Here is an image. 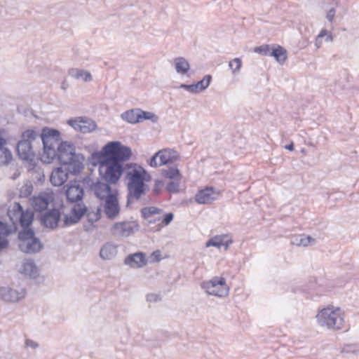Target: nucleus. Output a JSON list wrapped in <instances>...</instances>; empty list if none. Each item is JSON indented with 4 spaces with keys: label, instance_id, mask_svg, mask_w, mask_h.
Instances as JSON below:
<instances>
[{
    "label": "nucleus",
    "instance_id": "nucleus-1",
    "mask_svg": "<svg viewBox=\"0 0 359 359\" xmlns=\"http://www.w3.org/2000/svg\"><path fill=\"white\" fill-rule=\"evenodd\" d=\"M132 155L131 148L122 144L117 150L113 151L112 156L105 162L104 170L98 169L99 175L114 185L117 184L123 173L128 172L137 165L136 163L127 162Z\"/></svg>",
    "mask_w": 359,
    "mask_h": 359
},
{
    "label": "nucleus",
    "instance_id": "nucleus-2",
    "mask_svg": "<svg viewBox=\"0 0 359 359\" xmlns=\"http://www.w3.org/2000/svg\"><path fill=\"white\" fill-rule=\"evenodd\" d=\"M125 178L128 180L126 207L138 201L149 191L147 182H151L152 177L148 171L141 165L137 163L135 168L126 172Z\"/></svg>",
    "mask_w": 359,
    "mask_h": 359
},
{
    "label": "nucleus",
    "instance_id": "nucleus-3",
    "mask_svg": "<svg viewBox=\"0 0 359 359\" xmlns=\"http://www.w3.org/2000/svg\"><path fill=\"white\" fill-rule=\"evenodd\" d=\"M38 137L36 130L29 128L20 135V139L16 144L15 152L18 158L29 164L28 172H32L38 175L44 174L43 170L39 166L35 161L36 153L33 150L32 142Z\"/></svg>",
    "mask_w": 359,
    "mask_h": 359
},
{
    "label": "nucleus",
    "instance_id": "nucleus-4",
    "mask_svg": "<svg viewBox=\"0 0 359 359\" xmlns=\"http://www.w3.org/2000/svg\"><path fill=\"white\" fill-rule=\"evenodd\" d=\"M39 137L43 144V154L39 159L43 163L50 164L55 156L53 143L57 144L62 140L61 133L56 128L44 126L41 130Z\"/></svg>",
    "mask_w": 359,
    "mask_h": 359
},
{
    "label": "nucleus",
    "instance_id": "nucleus-5",
    "mask_svg": "<svg viewBox=\"0 0 359 359\" xmlns=\"http://www.w3.org/2000/svg\"><path fill=\"white\" fill-rule=\"evenodd\" d=\"M85 191H80L74 198L67 196V203L74 204L69 214L64 215L63 227L69 226L78 224L84 216L87 217L88 207L83 203Z\"/></svg>",
    "mask_w": 359,
    "mask_h": 359
},
{
    "label": "nucleus",
    "instance_id": "nucleus-6",
    "mask_svg": "<svg viewBox=\"0 0 359 359\" xmlns=\"http://www.w3.org/2000/svg\"><path fill=\"white\" fill-rule=\"evenodd\" d=\"M122 143L119 141H110L105 144L100 151L94 150L88 158V163L93 167L99 166V169H103L105 162L113 154V151L117 150Z\"/></svg>",
    "mask_w": 359,
    "mask_h": 359
},
{
    "label": "nucleus",
    "instance_id": "nucleus-7",
    "mask_svg": "<svg viewBox=\"0 0 359 359\" xmlns=\"http://www.w3.org/2000/svg\"><path fill=\"white\" fill-rule=\"evenodd\" d=\"M339 311H333L330 308L322 309L316 316L319 325L333 330H341L344 327V320L338 313Z\"/></svg>",
    "mask_w": 359,
    "mask_h": 359
},
{
    "label": "nucleus",
    "instance_id": "nucleus-8",
    "mask_svg": "<svg viewBox=\"0 0 359 359\" xmlns=\"http://www.w3.org/2000/svg\"><path fill=\"white\" fill-rule=\"evenodd\" d=\"M63 198L60 199V206H53V208L43 214H40L38 217L41 224L50 229H55L58 227L59 222L61 220L62 210L65 208Z\"/></svg>",
    "mask_w": 359,
    "mask_h": 359
},
{
    "label": "nucleus",
    "instance_id": "nucleus-9",
    "mask_svg": "<svg viewBox=\"0 0 359 359\" xmlns=\"http://www.w3.org/2000/svg\"><path fill=\"white\" fill-rule=\"evenodd\" d=\"M123 120L130 124H137L145 121H150L156 123L158 121V116L151 111H144L140 108H133L121 114Z\"/></svg>",
    "mask_w": 359,
    "mask_h": 359
},
{
    "label": "nucleus",
    "instance_id": "nucleus-10",
    "mask_svg": "<svg viewBox=\"0 0 359 359\" xmlns=\"http://www.w3.org/2000/svg\"><path fill=\"white\" fill-rule=\"evenodd\" d=\"M254 52L262 56L273 57L279 64L283 65L287 59V51L278 44H263L254 48Z\"/></svg>",
    "mask_w": 359,
    "mask_h": 359
},
{
    "label": "nucleus",
    "instance_id": "nucleus-11",
    "mask_svg": "<svg viewBox=\"0 0 359 359\" xmlns=\"http://www.w3.org/2000/svg\"><path fill=\"white\" fill-rule=\"evenodd\" d=\"M201 286L208 294L219 297H226L229 292L226 279L222 276H215L209 281H203Z\"/></svg>",
    "mask_w": 359,
    "mask_h": 359
},
{
    "label": "nucleus",
    "instance_id": "nucleus-12",
    "mask_svg": "<svg viewBox=\"0 0 359 359\" xmlns=\"http://www.w3.org/2000/svg\"><path fill=\"white\" fill-rule=\"evenodd\" d=\"M55 194L53 191H41L36 196L30 198V203L34 212L42 214L43 212L48 211V206L50 203L53 206L56 205Z\"/></svg>",
    "mask_w": 359,
    "mask_h": 359
},
{
    "label": "nucleus",
    "instance_id": "nucleus-13",
    "mask_svg": "<svg viewBox=\"0 0 359 359\" xmlns=\"http://www.w3.org/2000/svg\"><path fill=\"white\" fill-rule=\"evenodd\" d=\"M114 185L108 180H104L102 176H100L95 181L91 191H93L94 196L100 201H103L110 195H115V192L118 191L116 189H113Z\"/></svg>",
    "mask_w": 359,
    "mask_h": 359
},
{
    "label": "nucleus",
    "instance_id": "nucleus-14",
    "mask_svg": "<svg viewBox=\"0 0 359 359\" xmlns=\"http://www.w3.org/2000/svg\"><path fill=\"white\" fill-rule=\"evenodd\" d=\"M67 123L82 133L93 132L97 128L95 121L86 116H80L77 118H72L67 121Z\"/></svg>",
    "mask_w": 359,
    "mask_h": 359
},
{
    "label": "nucleus",
    "instance_id": "nucleus-15",
    "mask_svg": "<svg viewBox=\"0 0 359 359\" xmlns=\"http://www.w3.org/2000/svg\"><path fill=\"white\" fill-rule=\"evenodd\" d=\"M118 192L116 191L115 195H109L104 199V212L109 219H114L120 213L121 207L118 201Z\"/></svg>",
    "mask_w": 359,
    "mask_h": 359
},
{
    "label": "nucleus",
    "instance_id": "nucleus-16",
    "mask_svg": "<svg viewBox=\"0 0 359 359\" xmlns=\"http://www.w3.org/2000/svg\"><path fill=\"white\" fill-rule=\"evenodd\" d=\"M119 230L118 235L128 237L140 230V225L137 221H123L116 222L111 227V231L113 235L116 234V231Z\"/></svg>",
    "mask_w": 359,
    "mask_h": 359
},
{
    "label": "nucleus",
    "instance_id": "nucleus-17",
    "mask_svg": "<svg viewBox=\"0 0 359 359\" xmlns=\"http://www.w3.org/2000/svg\"><path fill=\"white\" fill-rule=\"evenodd\" d=\"M57 149L54 148V157H53V161L55 159L57 160L60 165L62 162H65L68 157L72 156V151L75 149V146L72 142L61 140L60 141Z\"/></svg>",
    "mask_w": 359,
    "mask_h": 359
},
{
    "label": "nucleus",
    "instance_id": "nucleus-18",
    "mask_svg": "<svg viewBox=\"0 0 359 359\" xmlns=\"http://www.w3.org/2000/svg\"><path fill=\"white\" fill-rule=\"evenodd\" d=\"M219 191H216L213 187H205L198 191L195 195V201L198 204H209L217 199Z\"/></svg>",
    "mask_w": 359,
    "mask_h": 359
},
{
    "label": "nucleus",
    "instance_id": "nucleus-19",
    "mask_svg": "<svg viewBox=\"0 0 359 359\" xmlns=\"http://www.w3.org/2000/svg\"><path fill=\"white\" fill-rule=\"evenodd\" d=\"M212 79V77L210 74H206L201 80L191 84L182 83L180 84V88L191 93H198L208 88Z\"/></svg>",
    "mask_w": 359,
    "mask_h": 359
},
{
    "label": "nucleus",
    "instance_id": "nucleus-20",
    "mask_svg": "<svg viewBox=\"0 0 359 359\" xmlns=\"http://www.w3.org/2000/svg\"><path fill=\"white\" fill-rule=\"evenodd\" d=\"M72 152V156L68 157L65 162H62L60 165H67L68 167L66 168L67 172H69L72 175L77 176L84 169V165L77 158L75 149H73Z\"/></svg>",
    "mask_w": 359,
    "mask_h": 359
},
{
    "label": "nucleus",
    "instance_id": "nucleus-21",
    "mask_svg": "<svg viewBox=\"0 0 359 359\" xmlns=\"http://www.w3.org/2000/svg\"><path fill=\"white\" fill-rule=\"evenodd\" d=\"M124 264L131 268H141L147 264L146 254L143 252L138 251L135 253L128 255L124 259Z\"/></svg>",
    "mask_w": 359,
    "mask_h": 359
},
{
    "label": "nucleus",
    "instance_id": "nucleus-22",
    "mask_svg": "<svg viewBox=\"0 0 359 359\" xmlns=\"http://www.w3.org/2000/svg\"><path fill=\"white\" fill-rule=\"evenodd\" d=\"M43 248V244L39 237H35L25 243H20L18 249L25 254H36Z\"/></svg>",
    "mask_w": 359,
    "mask_h": 359
},
{
    "label": "nucleus",
    "instance_id": "nucleus-23",
    "mask_svg": "<svg viewBox=\"0 0 359 359\" xmlns=\"http://www.w3.org/2000/svg\"><path fill=\"white\" fill-rule=\"evenodd\" d=\"M22 210L23 207L18 202L14 203L12 209H8L7 215L12 224L11 225H9V227L11 231L13 230V231H12V234L17 232L18 230V217H20Z\"/></svg>",
    "mask_w": 359,
    "mask_h": 359
},
{
    "label": "nucleus",
    "instance_id": "nucleus-24",
    "mask_svg": "<svg viewBox=\"0 0 359 359\" xmlns=\"http://www.w3.org/2000/svg\"><path fill=\"white\" fill-rule=\"evenodd\" d=\"M77 179L70 180L67 184L64 185L60 190V193L65 195L67 202V196L69 194L70 198H74L80 191H84L83 187L79 184Z\"/></svg>",
    "mask_w": 359,
    "mask_h": 359
},
{
    "label": "nucleus",
    "instance_id": "nucleus-25",
    "mask_svg": "<svg viewBox=\"0 0 359 359\" xmlns=\"http://www.w3.org/2000/svg\"><path fill=\"white\" fill-rule=\"evenodd\" d=\"M25 297V290L20 293L10 287H0V299L5 302H15Z\"/></svg>",
    "mask_w": 359,
    "mask_h": 359
},
{
    "label": "nucleus",
    "instance_id": "nucleus-26",
    "mask_svg": "<svg viewBox=\"0 0 359 359\" xmlns=\"http://www.w3.org/2000/svg\"><path fill=\"white\" fill-rule=\"evenodd\" d=\"M62 166L55 168L50 175V182L54 187H60L67 180L69 172L67 170L65 172Z\"/></svg>",
    "mask_w": 359,
    "mask_h": 359
},
{
    "label": "nucleus",
    "instance_id": "nucleus-27",
    "mask_svg": "<svg viewBox=\"0 0 359 359\" xmlns=\"http://www.w3.org/2000/svg\"><path fill=\"white\" fill-rule=\"evenodd\" d=\"M180 158L179 153L172 149H163V154L161 155L159 165L172 164Z\"/></svg>",
    "mask_w": 359,
    "mask_h": 359
},
{
    "label": "nucleus",
    "instance_id": "nucleus-28",
    "mask_svg": "<svg viewBox=\"0 0 359 359\" xmlns=\"http://www.w3.org/2000/svg\"><path fill=\"white\" fill-rule=\"evenodd\" d=\"M22 273L36 280L39 277V269L33 259H26L22 264Z\"/></svg>",
    "mask_w": 359,
    "mask_h": 359
},
{
    "label": "nucleus",
    "instance_id": "nucleus-29",
    "mask_svg": "<svg viewBox=\"0 0 359 359\" xmlns=\"http://www.w3.org/2000/svg\"><path fill=\"white\" fill-rule=\"evenodd\" d=\"M34 220V211L30 208L23 209L20 217H18V225L21 227L32 226Z\"/></svg>",
    "mask_w": 359,
    "mask_h": 359
},
{
    "label": "nucleus",
    "instance_id": "nucleus-30",
    "mask_svg": "<svg viewBox=\"0 0 359 359\" xmlns=\"http://www.w3.org/2000/svg\"><path fill=\"white\" fill-rule=\"evenodd\" d=\"M161 175L170 180L181 181L182 175L177 166H170L168 169L161 170Z\"/></svg>",
    "mask_w": 359,
    "mask_h": 359
},
{
    "label": "nucleus",
    "instance_id": "nucleus-31",
    "mask_svg": "<svg viewBox=\"0 0 359 359\" xmlns=\"http://www.w3.org/2000/svg\"><path fill=\"white\" fill-rule=\"evenodd\" d=\"M116 253V246L110 243H107L101 248L100 256L102 259H111Z\"/></svg>",
    "mask_w": 359,
    "mask_h": 359
},
{
    "label": "nucleus",
    "instance_id": "nucleus-32",
    "mask_svg": "<svg viewBox=\"0 0 359 359\" xmlns=\"http://www.w3.org/2000/svg\"><path fill=\"white\" fill-rule=\"evenodd\" d=\"M175 68L177 73L184 75L190 69L189 62L183 57H178L174 59Z\"/></svg>",
    "mask_w": 359,
    "mask_h": 359
},
{
    "label": "nucleus",
    "instance_id": "nucleus-33",
    "mask_svg": "<svg viewBox=\"0 0 359 359\" xmlns=\"http://www.w3.org/2000/svg\"><path fill=\"white\" fill-rule=\"evenodd\" d=\"M36 236L35 230L32 226L21 227L18 231V238L20 243H25Z\"/></svg>",
    "mask_w": 359,
    "mask_h": 359
},
{
    "label": "nucleus",
    "instance_id": "nucleus-34",
    "mask_svg": "<svg viewBox=\"0 0 359 359\" xmlns=\"http://www.w3.org/2000/svg\"><path fill=\"white\" fill-rule=\"evenodd\" d=\"M69 75L76 78V79H82L85 82L91 81L93 80L91 74L83 69L72 68L69 70Z\"/></svg>",
    "mask_w": 359,
    "mask_h": 359
},
{
    "label": "nucleus",
    "instance_id": "nucleus-35",
    "mask_svg": "<svg viewBox=\"0 0 359 359\" xmlns=\"http://www.w3.org/2000/svg\"><path fill=\"white\" fill-rule=\"evenodd\" d=\"M161 224H158L154 227L151 228V231L153 232L160 231L163 226L169 225L174 219V214L172 212H166L163 217H159Z\"/></svg>",
    "mask_w": 359,
    "mask_h": 359
},
{
    "label": "nucleus",
    "instance_id": "nucleus-36",
    "mask_svg": "<svg viewBox=\"0 0 359 359\" xmlns=\"http://www.w3.org/2000/svg\"><path fill=\"white\" fill-rule=\"evenodd\" d=\"M163 212V209L155 206L144 207L140 210L141 216L144 219H148L151 216L161 214Z\"/></svg>",
    "mask_w": 359,
    "mask_h": 359
},
{
    "label": "nucleus",
    "instance_id": "nucleus-37",
    "mask_svg": "<svg viewBox=\"0 0 359 359\" xmlns=\"http://www.w3.org/2000/svg\"><path fill=\"white\" fill-rule=\"evenodd\" d=\"M6 133L4 128H0V151L5 153L6 159L11 158V150L6 147L8 144L7 139L4 136Z\"/></svg>",
    "mask_w": 359,
    "mask_h": 359
},
{
    "label": "nucleus",
    "instance_id": "nucleus-38",
    "mask_svg": "<svg viewBox=\"0 0 359 359\" xmlns=\"http://www.w3.org/2000/svg\"><path fill=\"white\" fill-rule=\"evenodd\" d=\"M326 36L325 41H330L332 40V34L325 29H323L318 35L316 38L315 45L317 48H319L321 46L323 39Z\"/></svg>",
    "mask_w": 359,
    "mask_h": 359
},
{
    "label": "nucleus",
    "instance_id": "nucleus-39",
    "mask_svg": "<svg viewBox=\"0 0 359 359\" xmlns=\"http://www.w3.org/2000/svg\"><path fill=\"white\" fill-rule=\"evenodd\" d=\"M102 218V208L100 206H98L96 209V211L90 212L88 210L87 214V220L90 224V225L93 226V224L97 221H99Z\"/></svg>",
    "mask_w": 359,
    "mask_h": 359
},
{
    "label": "nucleus",
    "instance_id": "nucleus-40",
    "mask_svg": "<svg viewBox=\"0 0 359 359\" xmlns=\"http://www.w3.org/2000/svg\"><path fill=\"white\" fill-rule=\"evenodd\" d=\"M33 191V185L32 182L27 180L26 183L20 189V197L27 198L30 196Z\"/></svg>",
    "mask_w": 359,
    "mask_h": 359
},
{
    "label": "nucleus",
    "instance_id": "nucleus-41",
    "mask_svg": "<svg viewBox=\"0 0 359 359\" xmlns=\"http://www.w3.org/2000/svg\"><path fill=\"white\" fill-rule=\"evenodd\" d=\"M223 235L222 236H215L210 239L205 243V246L207 248L212 246L217 248H220L223 245Z\"/></svg>",
    "mask_w": 359,
    "mask_h": 359
},
{
    "label": "nucleus",
    "instance_id": "nucleus-42",
    "mask_svg": "<svg viewBox=\"0 0 359 359\" xmlns=\"http://www.w3.org/2000/svg\"><path fill=\"white\" fill-rule=\"evenodd\" d=\"M180 181L171 180L165 186V191L170 194H177L180 191Z\"/></svg>",
    "mask_w": 359,
    "mask_h": 359
},
{
    "label": "nucleus",
    "instance_id": "nucleus-43",
    "mask_svg": "<svg viewBox=\"0 0 359 359\" xmlns=\"http://www.w3.org/2000/svg\"><path fill=\"white\" fill-rule=\"evenodd\" d=\"M164 186V182L161 180L156 179L154 181V185L152 189V195L154 196H158L162 193V188Z\"/></svg>",
    "mask_w": 359,
    "mask_h": 359
},
{
    "label": "nucleus",
    "instance_id": "nucleus-44",
    "mask_svg": "<svg viewBox=\"0 0 359 359\" xmlns=\"http://www.w3.org/2000/svg\"><path fill=\"white\" fill-rule=\"evenodd\" d=\"M316 243V239L311 236L301 235V239L299 240V246L306 247L308 245H312Z\"/></svg>",
    "mask_w": 359,
    "mask_h": 359
},
{
    "label": "nucleus",
    "instance_id": "nucleus-45",
    "mask_svg": "<svg viewBox=\"0 0 359 359\" xmlns=\"http://www.w3.org/2000/svg\"><path fill=\"white\" fill-rule=\"evenodd\" d=\"M229 66L232 69L233 74H236L242 67V60L239 57H236L229 62Z\"/></svg>",
    "mask_w": 359,
    "mask_h": 359
},
{
    "label": "nucleus",
    "instance_id": "nucleus-46",
    "mask_svg": "<svg viewBox=\"0 0 359 359\" xmlns=\"http://www.w3.org/2000/svg\"><path fill=\"white\" fill-rule=\"evenodd\" d=\"M9 224L4 221L0 219V236H9L12 234Z\"/></svg>",
    "mask_w": 359,
    "mask_h": 359
},
{
    "label": "nucleus",
    "instance_id": "nucleus-47",
    "mask_svg": "<svg viewBox=\"0 0 359 359\" xmlns=\"http://www.w3.org/2000/svg\"><path fill=\"white\" fill-rule=\"evenodd\" d=\"M81 182L83 184L86 189L90 191L93 187V185L95 184V181H93V180L91 178L90 175H88L84 177L81 180Z\"/></svg>",
    "mask_w": 359,
    "mask_h": 359
},
{
    "label": "nucleus",
    "instance_id": "nucleus-48",
    "mask_svg": "<svg viewBox=\"0 0 359 359\" xmlns=\"http://www.w3.org/2000/svg\"><path fill=\"white\" fill-rule=\"evenodd\" d=\"M13 154L11 151V158H8V159H6V156L5 153L3 151H0V166H6L8 165L13 160Z\"/></svg>",
    "mask_w": 359,
    "mask_h": 359
},
{
    "label": "nucleus",
    "instance_id": "nucleus-49",
    "mask_svg": "<svg viewBox=\"0 0 359 359\" xmlns=\"http://www.w3.org/2000/svg\"><path fill=\"white\" fill-rule=\"evenodd\" d=\"M341 353H354L355 355L359 354V350L356 348V345L355 344H347L345 347L341 350Z\"/></svg>",
    "mask_w": 359,
    "mask_h": 359
},
{
    "label": "nucleus",
    "instance_id": "nucleus-50",
    "mask_svg": "<svg viewBox=\"0 0 359 359\" xmlns=\"http://www.w3.org/2000/svg\"><path fill=\"white\" fill-rule=\"evenodd\" d=\"M8 236H0V252L9 246V241Z\"/></svg>",
    "mask_w": 359,
    "mask_h": 359
},
{
    "label": "nucleus",
    "instance_id": "nucleus-51",
    "mask_svg": "<svg viewBox=\"0 0 359 359\" xmlns=\"http://www.w3.org/2000/svg\"><path fill=\"white\" fill-rule=\"evenodd\" d=\"M151 258L153 262H160L162 259L161 254L160 250H155L151 254Z\"/></svg>",
    "mask_w": 359,
    "mask_h": 359
},
{
    "label": "nucleus",
    "instance_id": "nucleus-52",
    "mask_svg": "<svg viewBox=\"0 0 359 359\" xmlns=\"http://www.w3.org/2000/svg\"><path fill=\"white\" fill-rule=\"evenodd\" d=\"M147 163L149 166L152 168H157L159 165V163H157V160L152 156L147 161Z\"/></svg>",
    "mask_w": 359,
    "mask_h": 359
},
{
    "label": "nucleus",
    "instance_id": "nucleus-53",
    "mask_svg": "<svg viewBox=\"0 0 359 359\" xmlns=\"http://www.w3.org/2000/svg\"><path fill=\"white\" fill-rule=\"evenodd\" d=\"M228 237V235H223V245L224 247V249L226 250L230 244H231L233 243V240L231 238H229V239H226L225 240V238H226Z\"/></svg>",
    "mask_w": 359,
    "mask_h": 359
},
{
    "label": "nucleus",
    "instance_id": "nucleus-54",
    "mask_svg": "<svg viewBox=\"0 0 359 359\" xmlns=\"http://www.w3.org/2000/svg\"><path fill=\"white\" fill-rule=\"evenodd\" d=\"M334 15H335V9L334 8H332L327 12L326 18L328 20V21L332 22L333 20Z\"/></svg>",
    "mask_w": 359,
    "mask_h": 359
},
{
    "label": "nucleus",
    "instance_id": "nucleus-55",
    "mask_svg": "<svg viewBox=\"0 0 359 359\" xmlns=\"http://www.w3.org/2000/svg\"><path fill=\"white\" fill-rule=\"evenodd\" d=\"M25 345L27 346H31L33 348H36V347L39 346V344L36 342H35L31 339H26Z\"/></svg>",
    "mask_w": 359,
    "mask_h": 359
},
{
    "label": "nucleus",
    "instance_id": "nucleus-56",
    "mask_svg": "<svg viewBox=\"0 0 359 359\" xmlns=\"http://www.w3.org/2000/svg\"><path fill=\"white\" fill-rule=\"evenodd\" d=\"M158 299V296L155 294H149L147 296V300L149 302H156Z\"/></svg>",
    "mask_w": 359,
    "mask_h": 359
},
{
    "label": "nucleus",
    "instance_id": "nucleus-57",
    "mask_svg": "<svg viewBox=\"0 0 359 359\" xmlns=\"http://www.w3.org/2000/svg\"><path fill=\"white\" fill-rule=\"evenodd\" d=\"M45 175H39V177H36V182L39 184H43L45 181Z\"/></svg>",
    "mask_w": 359,
    "mask_h": 359
},
{
    "label": "nucleus",
    "instance_id": "nucleus-58",
    "mask_svg": "<svg viewBox=\"0 0 359 359\" xmlns=\"http://www.w3.org/2000/svg\"><path fill=\"white\" fill-rule=\"evenodd\" d=\"M284 148L287 150H289L290 151H293L294 149V142L292 141L290 144L284 146Z\"/></svg>",
    "mask_w": 359,
    "mask_h": 359
},
{
    "label": "nucleus",
    "instance_id": "nucleus-59",
    "mask_svg": "<svg viewBox=\"0 0 359 359\" xmlns=\"http://www.w3.org/2000/svg\"><path fill=\"white\" fill-rule=\"evenodd\" d=\"M305 291H306V290H305V289H304V288H302V287H292V292L293 293H297V292H303V293H304V292H305Z\"/></svg>",
    "mask_w": 359,
    "mask_h": 359
},
{
    "label": "nucleus",
    "instance_id": "nucleus-60",
    "mask_svg": "<svg viewBox=\"0 0 359 359\" xmlns=\"http://www.w3.org/2000/svg\"><path fill=\"white\" fill-rule=\"evenodd\" d=\"M300 239H301V235H300V236H296V237H294V238H293V240L291 241V243H292V244H295V245H299V240H300Z\"/></svg>",
    "mask_w": 359,
    "mask_h": 359
},
{
    "label": "nucleus",
    "instance_id": "nucleus-61",
    "mask_svg": "<svg viewBox=\"0 0 359 359\" xmlns=\"http://www.w3.org/2000/svg\"><path fill=\"white\" fill-rule=\"evenodd\" d=\"M147 225L149 224H154L156 222H159L160 221V218L159 217H157V218H155L154 219H147Z\"/></svg>",
    "mask_w": 359,
    "mask_h": 359
},
{
    "label": "nucleus",
    "instance_id": "nucleus-62",
    "mask_svg": "<svg viewBox=\"0 0 359 359\" xmlns=\"http://www.w3.org/2000/svg\"><path fill=\"white\" fill-rule=\"evenodd\" d=\"M76 156L77 158H79L82 163L86 160V157L83 154L76 153Z\"/></svg>",
    "mask_w": 359,
    "mask_h": 359
},
{
    "label": "nucleus",
    "instance_id": "nucleus-63",
    "mask_svg": "<svg viewBox=\"0 0 359 359\" xmlns=\"http://www.w3.org/2000/svg\"><path fill=\"white\" fill-rule=\"evenodd\" d=\"M163 154V149L158 150L157 152H156L153 156L157 160V158H159V160L161 159V155Z\"/></svg>",
    "mask_w": 359,
    "mask_h": 359
},
{
    "label": "nucleus",
    "instance_id": "nucleus-64",
    "mask_svg": "<svg viewBox=\"0 0 359 359\" xmlns=\"http://www.w3.org/2000/svg\"><path fill=\"white\" fill-rule=\"evenodd\" d=\"M19 175H20V173H19V172H18V173L15 172V173L13 174V177H12V179L15 180V179H17V178L19 177Z\"/></svg>",
    "mask_w": 359,
    "mask_h": 359
}]
</instances>
